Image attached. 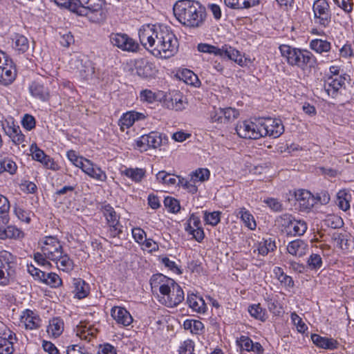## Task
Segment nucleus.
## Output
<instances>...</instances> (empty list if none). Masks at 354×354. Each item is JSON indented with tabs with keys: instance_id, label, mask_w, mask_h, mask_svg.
<instances>
[{
	"instance_id": "1",
	"label": "nucleus",
	"mask_w": 354,
	"mask_h": 354,
	"mask_svg": "<svg viewBox=\"0 0 354 354\" xmlns=\"http://www.w3.org/2000/svg\"><path fill=\"white\" fill-rule=\"evenodd\" d=\"M139 39L155 57L167 59L178 51V39L167 26H143L139 30Z\"/></svg>"
},
{
	"instance_id": "2",
	"label": "nucleus",
	"mask_w": 354,
	"mask_h": 354,
	"mask_svg": "<svg viewBox=\"0 0 354 354\" xmlns=\"http://www.w3.org/2000/svg\"><path fill=\"white\" fill-rule=\"evenodd\" d=\"M174 14L182 25L189 28L201 27L207 17L205 7L191 0L178 1L174 6Z\"/></svg>"
},
{
	"instance_id": "3",
	"label": "nucleus",
	"mask_w": 354,
	"mask_h": 354,
	"mask_svg": "<svg viewBox=\"0 0 354 354\" xmlns=\"http://www.w3.org/2000/svg\"><path fill=\"white\" fill-rule=\"evenodd\" d=\"M55 3L80 16H86L94 23H100L106 18L103 9L104 0H55Z\"/></svg>"
},
{
	"instance_id": "4",
	"label": "nucleus",
	"mask_w": 354,
	"mask_h": 354,
	"mask_svg": "<svg viewBox=\"0 0 354 354\" xmlns=\"http://www.w3.org/2000/svg\"><path fill=\"white\" fill-rule=\"evenodd\" d=\"M159 291L162 295L160 301L167 307H174L184 300V292L180 286L171 279H166L162 274L153 275L151 279L152 288L160 283Z\"/></svg>"
},
{
	"instance_id": "5",
	"label": "nucleus",
	"mask_w": 354,
	"mask_h": 354,
	"mask_svg": "<svg viewBox=\"0 0 354 354\" xmlns=\"http://www.w3.org/2000/svg\"><path fill=\"white\" fill-rule=\"evenodd\" d=\"M282 57L286 58L288 64L292 66H297L302 70L314 68L317 66V61L313 54L307 50L292 47L289 45L282 44L279 46Z\"/></svg>"
},
{
	"instance_id": "6",
	"label": "nucleus",
	"mask_w": 354,
	"mask_h": 354,
	"mask_svg": "<svg viewBox=\"0 0 354 354\" xmlns=\"http://www.w3.org/2000/svg\"><path fill=\"white\" fill-rule=\"evenodd\" d=\"M197 48L201 53L213 54L223 59L227 58L239 65L243 63V57L240 52L227 44H224L219 48L211 44L201 43L198 44Z\"/></svg>"
},
{
	"instance_id": "7",
	"label": "nucleus",
	"mask_w": 354,
	"mask_h": 354,
	"mask_svg": "<svg viewBox=\"0 0 354 354\" xmlns=\"http://www.w3.org/2000/svg\"><path fill=\"white\" fill-rule=\"evenodd\" d=\"M236 131L239 137L245 139L257 140L262 137L260 129V119L255 122L245 120L236 127Z\"/></svg>"
},
{
	"instance_id": "8",
	"label": "nucleus",
	"mask_w": 354,
	"mask_h": 354,
	"mask_svg": "<svg viewBox=\"0 0 354 354\" xmlns=\"http://www.w3.org/2000/svg\"><path fill=\"white\" fill-rule=\"evenodd\" d=\"M44 256L50 261H55L62 257L63 248L61 243L55 236H49L44 238L41 247Z\"/></svg>"
},
{
	"instance_id": "9",
	"label": "nucleus",
	"mask_w": 354,
	"mask_h": 354,
	"mask_svg": "<svg viewBox=\"0 0 354 354\" xmlns=\"http://www.w3.org/2000/svg\"><path fill=\"white\" fill-rule=\"evenodd\" d=\"M110 41L114 46L123 51L137 52L139 44L125 33H111L109 36Z\"/></svg>"
},
{
	"instance_id": "10",
	"label": "nucleus",
	"mask_w": 354,
	"mask_h": 354,
	"mask_svg": "<svg viewBox=\"0 0 354 354\" xmlns=\"http://www.w3.org/2000/svg\"><path fill=\"white\" fill-rule=\"evenodd\" d=\"M260 129L262 137L270 136L274 138L279 137L284 131L281 120L270 118L260 119Z\"/></svg>"
},
{
	"instance_id": "11",
	"label": "nucleus",
	"mask_w": 354,
	"mask_h": 354,
	"mask_svg": "<svg viewBox=\"0 0 354 354\" xmlns=\"http://www.w3.org/2000/svg\"><path fill=\"white\" fill-rule=\"evenodd\" d=\"M103 214L109 227L111 237H116L122 232V226L120 223V216L109 204L102 207Z\"/></svg>"
},
{
	"instance_id": "12",
	"label": "nucleus",
	"mask_w": 354,
	"mask_h": 354,
	"mask_svg": "<svg viewBox=\"0 0 354 354\" xmlns=\"http://www.w3.org/2000/svg\"><path fill=\"white\" fill-rule=\"evenodd\" d=\"M315 22L326 27L330 22L331 13L326 0H316L313 6Z\"/></svg>"
},
{
	"instance_id": "13",
	"label": "nucleus",
	"mask_w": 354,
	"mask_h": 354,
	"mask_svg": "<svg viewBox=\"0 0 354 354\" xmlns=\"http://www.w3.org/2000/svg\"><path fill=\"white\" fill-rule=\"evenodd\" d=\"M347 77H349V76L346 74L339 76L328 77L324 84V88L327 95L333 98L336 97L340 88L344 86Z\"/></svg>"
},
{
	"instance_id": "14",
	"label": "nucleus",
	"mask_w": 354,
	"mask_h": 354,
	"mask_svg": "<svg viewBox=\"0 0 354 354\" xmlns=\"http://www.w3.org/2000/svg\"><path fill=\"white\" fill-rule=\"evenodd\" d=\"M295 198L298 203L299 210L302 212L309 211L316 204L315 197L306 189L295 191Z\"/></svg>"
},
{
	"instance_id": "15",
	"label": "nucleus",
	"mask_w": 354,
	"mask_h": 354,
	"mask_svg": "<svg viewBox=\"0 0 354 354\" xmlns=\"http://www.w3.org/2000/svg\"><path fill=\"white\" fill-rule=\"evenodd\" d=\"M54 79L50 78L46 80L45 82H40L39 81L33 82L29 87V91L31 95L41 101H47L50 98V91L46 85L52 84Z\"/></svg>"
},
{
	"instance_id": "16",
	"label": "nucleus",
	"mask_w": 354,
	"mask_h": 354,
	"mask_svg": "<svg viewBox=\"0 0 354 354\" xmlns=\"http://www.w3.org/2000/svg\"><path fill=\"white\" fill-rule=\"evenodd\" d=\"M162 138L158 132H151L147 135L142 136L137 141V147L140 150L147 151V147L157 148L161 145Z\"/></svg>"
},
{
	"instance_id": "17",
	"label": "nucleus",
	"mask_w": 354,
	"mask_h": 354,
	"mask_svg": "<svg viewBox=\"0 0 354 354\" xmlns=\"http://www.w3.org/2000/svg\"><path fill=\"white\" fill-rule=\"evenodd\" d=\"M15 257L8 251L0 252V269L3 270L5 274H8L10 278L15 276Z\"/></svg>"
},
{
	"instance_id": "18",
	"label": "nucleus",
	"mask_w": 354,
	"mask_h": 354,
	"mask_svg": "<svg viewBox=\"0 0 354 354\" xmlns=\"http://www.w3.org/2000/svg\"><path fill=\"white\" fill-rule=\"evenodd\" d=\"M21 323L27 330L37 329L41 326V319L39 315L30 310H26L21 315Z\"/></svg>"
},
{
	"instance_id": "19",
	"label": "nucleus",
	"mask_w": 354,
	"mask_h": 354,
	"mask_svg": "<svg viewBox=\"0 0 354 354\" xmlns=\"http://www.w3.org/2000/svg\"><path fill=\"white\" fill-rule=\"evenodd\" d=\"M5 62V68L0 71V83L3 85L11 84L16 77V69L13 66V62L8 58Z\"/></svg>"
},
{
	"instance_id": "20",
	"label": "nucleus",
	"mask_w": 354,
	"mask_h": 354,
	"mask_svg": "<svg viewBox=\"0 0 354 354\" xmlns=\"http://www.w3.org/2000/svg\"><path fill=\"white\" fill-rule=\"evenodd\" d=\"M111 315L118 324L124 326H129L133 322V318L130 313L122 307H113L111 310Z\"/></svg>"
},
{
	"instance_id": "21",
	"label": "nucleus",
	"mask_w": 354,
	"mask_h": 354,
	"mask_svg": "<svg viewBox=\"0 0 354 354\" xmlns=\"http://www.w3.org/2000/svg\"><path fill=\"white\" fill-rule=\"evenodd\" d=\"M311 339L317 346L324 349L334 350L339 344L337 341L333 338L322 337L317 334H313Z\"/></svg>"
},
{
	"instance_id": "22",
	"label": "nucleus",
	"mask_w": 354,
	"mask_h": 354,
	"mask_svg": "<svg viewBox=\"0 0 354 354\" xmlns=\"http://www.w3.org/2000/svg\"><path fill=\"white\" fill-rule=\"evenodd\" d=\"M287 250L289 254L301 257L306 254L308 250V245L301 239H296L288 243Z\"/></svg>"
},
{
	"instance_id": "23",
	"label": "nucleus",
	"mask_w": 354,
	"mask_h": 354,
	"mask_svg": "<svg viewBox=\"0 0 354 354\" xmlns=\"http://www.w3.org/2000/svg\"><path fill=\"white\" fill-rule=\"evenodd\" d=\"M96 333L97 329L90 325L87 326L82 322L76 328L77 336H78L81 339H84L86 342H90L91 339L96 335Z\"/></svg>"
},
{
	"instance_id": "24",
	"label": "nucleus",
	"mask_w": 354,
	"mask_h": 354,
	"mask_svg": "<svg viewBox=\"0 0 354 354\" xmlns=\"http://www.w3.org/2000/svg\"><path fill=\"white\" fill-rule=\"evenodd\" d=\"M23 237V232L13 225L0 227V239H20Z\"/></svg>"
},
{
	"instance_id": "25",
	"label": "nucleus",
	"mask_w": 354,
	"mask_h": 354,
	"mask_svg": "<svg viewBox=\"0 0 354 354\" xmlns=\"http://www.w3.org/2000/svg\"><path fill=\"white\" fill-rule=\"evenodd\" d=\"M187 303L189 306L195 312L205 313L206 305L202 297H199L194 294H188Z\"/></svg>"
},
{
	"instance_id": "26",
	"label": "nucleus",
	"mask_w": 354,
	"mask_h": 354,
	"mask_svg": "<svg viewBox=\"0 0 354 354\" xmlns=\"http://www.w3.org/2000/svg\"><path fill=\"white\" fill-rule=\"evenodd\" d=\"M73 286L74 290L73 292L75 296L80 299L85 298L89 293L88 284L81 279H75L73 281Z\"/></svg>"
},
{
	"instance_id": "27",
	"label": "nucleus",
	"mask_w": 354,
	"mask_h": 354,
	"mask_svg": "<svg viewBox=\"0 0 354 354\" xmlns=\"http://www.w3.org/2000/svg\"><path fill=\"white\" fill-rule=\"evenodd\" d=\"M12 39V47L18 53H24L29 48V41L25 36L17 33Z\"/></svg>"
},
{
	"instance_id": "28",
	"label": "nucleus",
	"mask_w": 354,
	"mask_h": 354,
	"mask_svg": "<svg viewBox=\"0 0 354 354\" xmlns=\"http://www.w3.org/2000/svg\"><path fill=\"white\" fill-rule=\"evenodd\" d=\"M83 171L89 176L100 181H105L106 179V174L100 168L95 167L91 161L86 163V167L84 166Z\"/></svg>"
},
{
	"instance_id": "29",
	"label": "nucleus",
	"mask_w": 354,
	"mask_h": 354,
	"mask_svg": "<svg viewBox=\"0 0 354 354\" xmlns=\"http://www.w3.org/2000/svg\"><path fill=\"white\" fill-rule=\"evenodd\" d=\"M351 198L352 195L349 192L345 189L340 190L337 194L336 203L341 209L346 211L350 208Z\"/></svg>"
},
{
	"instance_id": "30",
	"label": "nucleus",
	"mask_w": 354,
	"mask_h": 354,
	"mask_svg": "<svg viewBox=\"0 0 354 354\" xmlns=\"http://www.w3.org/2000/svg\"><path fill=\"white\" fill-rule=\"evenodd\" d=\"M146 171L141 168H126L121 171V174L129 178L135 183L141 182L145 176Z\"/></svg>"
},
{
	"instance_id": "31",
	"label": "nucleus",
	"mask_w": 354,
	"mask_h": 354,
	"mask_svg": "<svg viewBox=\"0 0 354 354\" xmlns=\"http://www.w3.org/2000/svg\"><path fill=\"white\" fill-rule=\"evenodd\" d=\"M310 48L317 53L329 52L331 48L330 43L326 40L315 39L310 42Z\"/></svg>"
},
{
	"instance_id": "32",
	"label": "nucleus",
	"mask_w": 354,
	"mask_h": 354,
	"mask_svg": "<svg viewBox=\"0 0 354 354\" xmlns=\"http://www.w3.org/2000/svg\"><path fill=\"white\" fill-rule=\"evenodd\" d=\"M63 329V322L58 318H55L50 321L47 328V332L50 335L57 337L62 334Z\"/></svg>"
},
{
	"instance_id": "33",
	"label": "nucleus",
	"mask_w": 354,
	"mask_h": 354,
	"mask_svg": "<svg viewBox=\"0 0 354 354\" xmlns=\"http://www.w3.org/2000/svg\"><path fill=\"white\" fill-rule=\"evenodd\" d=\"M57 267L63 271L69 272L73 268V262L67 254L62 252V257H58L55 261Z\"/></svg>"
},
{
	"instance_id": "34",
	"label": "nucleus",
	"mask_w": 354,
	"mask_h": 354,
	"mask_svg": "<svg viewBox=\"0 0 354 354\" xmlns=\"http://www.w3.org/2000/svg\"><path fill=\"white\" fill-rule=\"evenodd\" d=\"M12 336L11 334L8 337H0V354H12L14 352Z\"/></svg>"
},
{
	"instance_id": "35",
	"label": "nucleus",
	"mask_w": 354,
	"mask_h": 354,
	"mask_svg": "<svg viewBox=\"0 0 354 354\" xmlns=\"http://www.w3.org/2000/svg\"><path fill=\"white\" fill-rule=\"evenodd\" d=\"M183 328L189 330L192 333L198 334L204 329V325L199 320L186 319L183 323Z\"/></svg>"
},
{
	"instance_id": "36",
	"label": "nucleus",
	"mask_w": 354,
	"mask_h": 354,
	"mask_svg": "<svg viewBox=\"0 0 354 354\" xmlns=\"http://www.w3.org/2000/svg\"><path fill=\"white\" fill-rule=\"evenodd\" d=\"M276 245L274 240L271 238L265 239L263 242H261L259 245L258 251L259 253L263 256H266L269 252H272L275 250Z\"/></svg>"
},
{
	"instance_id": "37",
	"label": "nucleus",
	"mask_w": 354,
	"mask_h": 354,
	"mask_svg": "<svg viewBox=\"0 0 354 354\" xmlns=\"http://www.w3.org/2000/svg\"><path fill=\"white\" fill-rule=\"evenodd\" d=\"M239 215L241 220L244 222L245 225L248 227L250 229H254L256 227V223L254 220L253 216L245 208L242 207L239 209Z\"/></svg>"
},
{
	"instance_id": "38",
	"label": "nucleus",
	"mask_w": 354,
	"mask_h": 354,
	"mask_svg": "<svg viewBox=\"0 0 354 354\" xmlns=\"http://www.w3.org/2000/svg\"><path fill=\"white\" fill-rule=\"evenodd\" d=\"M209 171L207 169L199 168L190 175L191 180L194 183L196 182H203L209 178Z\"/></svg>"
},
{
	"instance_id": "39",
	"label": "nucleus",
	"mask_w": 354,
	"mask_h": 354,
	"mask_svg": "<svg viewBox=\"0 0 354 354\" xmlns=\"http://www.w3.org/2000/svg\"><path fill=\"white\" fill-rule=\"evenodd\" d=\"M133 115H137L136 114H133L131 111L127 112L124 113L123 115L118 121V124L120 127L122 131H124V129H128L131 127L135 122V118Z\"/></svg>"
},
{
	"instance_id": "40",
	"label": "nucleus",
	"mask_w": 354,
	"mask_h": 354,
	"mask_svg": "<svg viewBox=\"0 0 354 354\" xmlns=\"http://www.w3.org/2000/svg\"><path fill=\"white\" fill-rule=\"evenodd\" d=\"M322 259L318 254H312L307 261V266L311 270H317L322 266Z\"/></svg>"
},
{
	"instance_id": "41",
	"label": "nucleus",
	"mask_w": 354,
	"mask_h": 354,
	"mask_svg": "<svg viewBox=\"0 0 354 354\" xmlns=\"http://www.w3.org/2000/svg\"><path fill=\"white\" fill-rule=\"evenodd\" d=\"M292 233L295 236L303 235L307 230V224L303 220H296L293 221L291 227Z\"/></svg>"
},
{
	"instance_id": "42",
	"label": "nucleus",
	"mask_w": 354,
	"mask_h": 354,
	"mask_svg": "<svg viewBox=\"0 0 354 354\" xmlns=\"http://www.w3.org/2000/svg\"><path fill=\"white\" fill-rule=\"evenodd\" d=\"M156 179L163 184L167 185H174L176 184V178L171 176L170 174L165 171H160L156 174Z\"/></svg>"
},
{
	"instance_id": "43",
	"label": "nucleus",
	"mask_w": 354,
	"mask_h": 354,
	"mask_svg": "<svg viewBox=\"0 0 354 354\" xmlns=\"http://www.w3.org/2000/svg\"><path fill=\"white\" fill-rule=\"evenodd\" d=\"M248 311L250 315L256 319L264 321L266 319V311L260 304H254L249 306Z\"/></svg>"
},
{
	"instance_id": "44",
	"label": "nucleus",
	"mask_w": 354,
	"mask_h": 354,
	"mask_svg": "<svg viewBox=\"0 0 354 354\" xmlns=\"http://www.w3.org/2000/svg\"><path fill=\"white\" fill-rule=\"evenodd\" d=\"M164 204L169 209V211L173 213L178 212L180 209L179 201L173 197H166L164 200Z\"/></svg>"
},
{
	"instance_id": "45",
	"label": "nucleus",
	"mask_w": 354,
	"mask_h": 354,
	"mask_svg": "<svg viewBox=\"0 0 354 354\" xmlns=\"http://www.w3.org/2000/svg\"><path fill=\"white\" fill-rule=\"evenodd\" d=\"M185 230L190 234H192L193 238L198 242H201L204 239L205 234L202 227L194 228L191 223H189Z\"/></svg>"
},
{
	"instance_id": "46",
	"label": "nucleus",
	"mask_w": 354,
	"mask_h": 354,
	"mask_svg": "<svg viewBox=\"0 0 354 354\" xmlns=\"http://www.w3.org/2000/svg\"><path fill=\"white\" fill-rule=\"evenodd\" d=\"M326 225L333 229L340 228L343 226L344 222L341 217L336 215H330L326 220Z\"/></svg>"
},
{
	"instance_id": "47",
	"label": "nucleus",
	"mask_w": 354,
	"mask_h": 354,
	"mask_svg": "<svg viewBox=\"0 0 354 354\" xmlns=\"http://www.w3.org/2000/svg\"><path fill=\"white\" fill-rule=\"evenodd\" d=\"M236 343L238 346L243 350L251 351L253 346V342L248 336L242 335L237 339Z\"/></svg>"
},
{
	"instance_id": "48",
	"label": "nucleus",
	"mask_w": 354,
	"mask_h": 354,
	"mask_svg": "<svg viewBox=\"0 0 354 354\" xmlns=\"http://www.w3.org/2000/svg\"><path fill=\"white\" fill-rule=\"evenodd\" d=\"M290 317L299 333H304L307 330V326L295 312L291 313Z\"/></svg>"
},
{
	"instance_id": "49",
	"label": "nucleus",
	"mask_w": 354,
	"mask_h": 354,
	"mask_svg": "<svg viewBox=\"0 0 354 354\" xmlns=\"http://www.w3.org/2000/svg\"><path fill=\"white\" fill-rule=\"evenodd\" d=\"M220 215V212H213L211 213L205 212L204 218L207 224H209L212 226H215L221 221Z\"/></svg>"
},
{
	"instance_id": "50",
	"label": "nucleus",
	"mask_w": 354,
	"mask_h": 354,
	"mask_svg": "<svg viewBox=\"0 0 354 354\" xmlns=\"http://www.w3.org/2000/svg\"><path fill=\"white\" fill-rule=\"evenodd\" d=\"M295 219L291 214H284L279 217V222L283 227L288 229L289 233H292L291 227Z\"/></svg>"
},
{
	"instance_id": "51",
	"label": "nucleus",
	"mask_w": 354,
	"mask_h": 354,
	"mask_svg": "<svg viewBox=\"0 0 354 354\" xmlns=\"http://www.w3.org/2000/svg\"><path fill=\"white\" fill-rule=\"evenodd\" d=\"M223 112L222 108L216 109L214 108V110L210 113V120L212 122L217 123H225Z\"/></svg>"
},
{
	"instance_id": "52",
	"label": "nucleus",
	"mask_w": 354,
	"mask_h": 354,
	"mask_svg": "<svg viewBox=\"0 0 354 354\" xmlns=\"http://www.w3.org/2000/svg\"><path fill=\"white\" fill-rule=\"evenodd\" d=\"M194 342L190 339H187L180 346L179 354H194Z\"/></svg>"
},
{
	"instance_id": "53",
	"label": "nucleus",
	"mask_w": 354,
	"mask_h": 354,
	"mask_svg": "<svg viewBox=\"0 0 354 354\" xmlns=\"http://www.w3.org/2000/svg\"><path fill=\"white\" fill-rule=\"evenodd\" d=\"M45 283L52 287H57L62 283V279L57 274L49 272L47 273Z\"/></svg>"
},
{
	"instance_id": "54",
	"label": "nucleus",
	"mask_w": 354,
	"mask_h": 354,
	"mask_svg": "<svg viewBox=\"0 0 354 354\" xmlns=\"http://www.w3.org/2000/svg\"><path fill=\"white\" fill-rule=\"evenodd\" d=\"M140 97L141 101L148 103H153L156 100V94L151 90L145 89L140 92Z\"/></svg>"
},
{
	"instance_id": "55",
	"label": "nucleus",
	"mask_w": 354,
	"mask_h": 354,
	"mask_svg": "<svg viewBox=\"0 0 354 354\" xmlns=\"http://www.w3.org/2000/svg\"><path fill=\"white\" fill-rule=\"evenodd\" d=\"M225 123L230 122L232 120L236 118L239 115V112L235 109L231 107L223 109Z\"/></svg>"
},
{
	"instance_id": "56",
	"label": "nucleus",
	"mask_w": 354,
	"mask_h": 354,
	"mask_svg": "<svg viewBox=\"0 0 354 354\" xmlns=\"http://www.w3.org/2000/svg\"><path fill=\"white\" fill-rule=\"evenodd\" d=\"M80 71V75L84 79H88L89 76H91L93 71V68L91 66L90 62H86L84 65H82L81 68L77 67Z\"/></svg>"
},
{
	"instance_id": "57",
	"label": "nucleus",
	"mask_w": 354,
	"mask_h": 354,
	"mask_svg": "<svg viewBox=\"0 0 354 354\" xmlns=\"http://www.w3.org/2000/svg\"><path fill=\"white\" fill-rule=\"evenodd\" d=\"M335 3L347 13L353 10V0H333Z\"/></svg>"
},
{
	"instance_id": "58",
	"label": "nucleus",
	"mask_w": 354,
	"mask_h": 354,
	"mask_svg": "<svg viewBox=\"0 0 354 354\" xmlns=\"http://www.w3.org/2000/svg\"><path fill=\"white\" fill-rule=\"evenodd\" d=\"M2 166L5 167L3 172L7 171L10 174H15L17 168L16 163L8 158L2 160Z\"/></svg>"
},
{
	"instance_id": "59",
	"label": "nucleus",
	"mask_w": 354,
	"mask_h": 354,
	"mask_svg": "<svg viewBox=\"0 0 354 354\" xmlns=\"http://www.w3.org/2000/svg\"><path fill=\"white\" fill-rule=\"evenodd\" d=\"M268 308L275 315H279L282 313V308L279 304L271 299L268 300Z\"/></svg>"
},
{
	"instance_id": "60",
	"label": "nucleus",
	"mask_w": 354,
	"mask_h": 354,
	"mask_svg": "<svg viewBox=\"0 0 354 354\" xmlns=\"http://www.w3.org/2000/svg\"><path fill=\"white\" fill-rule=\"evenodd\" d=\"M132 235L137 243H142L145 239L146 234L142 229L136 227L132 230Z\"/></svg>"
},
{
	"instance_id": "61",
	"label": "nucleus",
	"mask_w": 354,
	"mask_h": 354,
	"mask_svg": "<svg viewBox=\"0 0 354 354\" xmlns=\"http://www.w3.org/2000/svg\"><path fill=\"white\" fill-rule=\"evenodd\" d=\"M269 207L274 212H280L282 210L281 203L276 198H270L264 201Z\"/></svg>"
},
{
	"instance_id": "62",
	"label": "nucleus",
	"mask_w": 354,
	"mask_h": 354,
	"mask_svg": "<svg viewBox=\"0 0 354 354\" xmlns=\"http://www.w3.org/2000/svg\"><path fill=\"white\" fill-rule=\"evenodd\" d=\"M22 124L27 130H31L35 127V120L33 116L26 114L22 120Z\"/></svg>"
},
{
	"instance_id": "63",
	"label": "nucleus",
	"mask_w": 354,
	"mask_h": 354,
	"mask_svg": "<svg viewBox=\"0 0 354 354\" xmlns=\"http://www.w3.org/2000/svg\"><path fill=\"white\" fill-rule=\"evenodd\" d=\"M98 354H117L115 348L110 344L100 345Z\"/></svg>"
},
{
	"instance_id": "64",
	"label": "nucleus",
	"mask_w": 354,
	"mask_h": 354,
	"mask_svg": "<svg viewBox=\"0 0 354 354\" xmlns=\"http://www.w3.org/2000/svg\"><path fill=\"white\" fill-rule=\"evenodd\" d=\"M67 354H89L84 348L79 345H71L67 348Z\"/></svg>"
}]
</instances>
